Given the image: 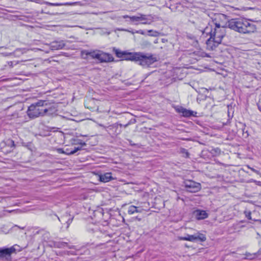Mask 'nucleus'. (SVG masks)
<instances>
[{
  "mask_svg": "<svg viewBox=\"0 0 261 261\" xmlns=\"http://www.w3.org/2000/svg\"><path fill=\"white\" fill-rule=\"evenodd\" d=\"M115 54L118 58H122L124 56V58L126 60L139 61V65L144 67H148L158 61L157 58L150 54H145L141 52L129 53L121 51L118 49L115 50Z\"/></svg>",
  "mask_w": 261,
  "mask_h": 261,
  "instance_id": "1",
  "label": "nucleus"
},
{
  "mask_svg": "<svg viewBox=\"0 0 261 261\" xmlns=\"http://www.w3.org/2000/svg\"><path fill=\"white\" fill-rule=\"evenodd\" d=\"M47 106V102L45 100H39L32 104L29 107L27 114L30 118H35L40 116H44L46 113V109L44 107Z\"/></svg>",
  "mask_w": 261,
  "mask_h": 261,
  "instance_id": "2",
  "label": "nucleus"
},
{
  "mask_svg": "<svg viewBox=\"0 0 261 261\" xmlns=\"http://www.w3.org/2000/svg\"><path fill=\"white\" fill-rule=\"evenodd\" d=\"M211 36L206 41V48L214 50L221 42L223 36L221 34H210Z\"/></svg>",
  "mask_w": 261,
  "mask_h": 261,
  "instance_id": "3",
  "label": "nucleus"
},
{
  "mask_svg": "<svg viewBox=\"0 0 261 261\" xmlns=\"http://www.w3.org/2000/svg\"><path fill=\"white\" fill-rule=\"evenodd\" d=\"M227 26L230 29L241 33H249V31H244V27L246 25L244 23L242 20L239 19H232L228 22Z\"/></svg>",
  "mask_w": 261,
  "mask_h": 261,
  "instance_id": "4",
  "label": "nucleus"
},
{
  "mask_svg": "<svg viewBox=\"0 0 261 261\" xmlns=\"http://www.w3.org/2000/svg\"><path fill=\"white\" fill-rule=\"evenodd\" d=\"M124 18H129L132 22L136 23L146 24L148 21H151L152 17L150 15H145L143 14H139L138 16H133L129 17L128 15L123 16Z\"/></svg>",
  "mask_w": 261,
  "mask_h": 261,
  "instance_id": "5",
  "label": "nucleus"
},
{
  "mask_svg": "<svg viewBox=\"0 0 261 261\" xmlns=\"http://www.w3.org/2000/svg\"><path fill=\"white\" fill-rule=\"evenodd\" d=\"M178 240L179 241H188L190 242H194L196 240H199L204 242L206 238L204 234L198 232L196 234L193 235L187 234L186 237H178Z\"/></svg>",
  "mask_w": 261,
  "mask_h": 261,
  "instance_id": "6",
  "label": "nucleus"
},
{
  "mask_svg": "<svg viewBox=\"0 0 261 261\" xmlns=\"http://www.w3.org/2000/svg\"><path fill=\"white\" fill-rule=\"evenodd\" d=\"M185 186L187 190L191 193H196L200 190L201 185L193 180H186L185 181Z\"/></svg>",
  "mask_w": 261,
  "mask_h": 261,
  "instance_id": "7",
  "label": "nucleus"
},
{
  "mask_svg": "<svg viewBox=\"0 0 261 261\" xmlns=\"http://www.w3.org/2000/svg\"><path fill=\"white\" fill-rule=\"evenodd\" d=\"M224 28V26L220 23H218L217 22H215L213 21L211 23L209 24L208 26H207L204 30L202 32V33H217L218 31L217 29H219L220 28Z\"/></svg>",
  "mask_w": 261,
  "mask_h": 261,
  "instance_id": "8",
  "label": "nucleus"
},
{
  "mask_svg": "<svg viewBox=\"0 0 261 261\" xmlns=\"http://www.w3.org/2000/svg\"><path fill=\"white\" fill-rule=\"evenodd\" d=\"M99 50H94L88 51V50H82L81 51V56L84 59H88V56H90L92 59H97L98 57Z\"/></svg>",
  "mask_w": 261,
  "mask_h": 261,
  "instance_id": "9",
  "label": "nucleus"
},
{
  "mask_svg": "<svg viewBox=\"0 0 261 261\" xmlns=\"http://www.w3.org/2000/svg\"><path fill=\"white\" fill-rule=\"evenodd\" d=\"M97 59L101 62H108L113 61V58L109 54L99 51Z\"/></svg>",
  "mask_w": 261,
  "mask_h": 261,
  "instance_id": "10",
  "label": "nucleus"
},
{
  "mask_svg": "<svg viewBox=\"0 0 261 261\" xmlns=\"http://www.w3.org/2000/svg\"><path fill=\"white\" fill-rule=\"evenodd\" d=\"M176 111L178 113L182 114L183 116L187 117L191 116H195L196 114H197L196 112H195L191 110H187L182 107L176 108Z\"/></svg>",
  "mask_w": 261,
  "mask_h": 261,
  "instance_id": "11",
  "label": "nucleus"
},
{
  "mask_svg": "<svg viewBox=\"0 0 261 261\" xmlns=\"http://www.w3.org/2000/svg\"><path fill=\"white\" fill-rule=\"evenodd\" d=\"M15 249L14 247L10 248H5L0 249V257H4L7 255H10L11 253L15 252Z\"/></svg>",
  "mask_w": 261,
  "mask_h": 261,
  "instance_id": "12",
  "label": "nucleus"
},
{
  "mask_svg": "<svg viewBox=\"0 0 261 261\" xmlns=\"http://www.w3.org/2000/svg\"><path fill=\"white\" fill-rule=\"evenodd\" d=\"M99 178L100 181L103 182H109V181L114 179L112 176V173L110 172H107L102 174H100L99 175Z\"/></svg>",
  "mask_w": 261,
  "mask_h": 261,
  "instance_id": "13",
  "label": "nucleus"
},
{
  "mask_svg": "<svg viewBox=\"0 0 261 261\" xmlns=\"http://www.w3.org/2000/svg\"><path fill=\"white\" fill-rule=\"evenodd\" d=\"M195 217L198 220H202L208 217V214L205 211L196 210L194 212Z\"/></svg>",
  "mask_w": 261,
  "mask_h": 261,
  "instance_id": "14",
  "label": "nucleus"
},
{
  "mask_svg": "<svg viewBox=\"0 0 261 261\" xmlns=\"http://www.w3.org/2000/svg\"><path fill=\"white\" fill-rule=\"evenodd\" d=\"M142 210H143L142 208H140L134 205H130L128 207V213L129 215H133L135 213H141Z\"/></svg>",
  "mask_w": 261,
  "mask_h": 261,
  "instance_id": "15",
  "label": "nucleus"
},
{
  "mask_svg": "<svg viewBox=\"0 0 261 261\" xmlns=\"http://www.w3.org/2000/svg\"><path fill=\"white\" fill-rule=\"evenodd\" d=\"M64 46V43L63 42H54L51 43V47L53 49H60Z\"/></svg>",
  "mask_w": 261,
  "mask_h": 261,
  "instance_id": "16",
  "label": "nucleus"
},
{
  "mask_svg": "<svg viewBox=\"0 0 261 261\" xmlns=\"http://www.w3.org/2000/svg\"><path fill=\"white\" fill-rule=\"evenodd\" d=\"M44 108L47 109L46 113L45 115H51L57 111L56 107L54 106L48 107L47 105V106L44 107Z\"/></svg>",
  "mask_w": 261,
  "mask_h": 261,
  "instance_id": "17",
  "label": "nucleus"
},
{
  "mask_svg": "<svg viewBox=\"0 0 261 261\" xmlns=\"http://www.w3.org/2000/svg\"><path fill=\"white\" fill-rule=\"evenodd\" d=\"M29 49H27L25 48H17L14 52V54L16 55H19L21 54H25L27 52Z\"/></svg>",
  "mask_w": 261,
  "mask_h": 261,
  "instance_id": "18",
  "label": "nucleus"
},
{
  "mask_svg": "<svg viewBox=\"0 0 261 261\" xmlns=\"http://www.w3.org/2000/svg\"><path fill=\"white\" fill-rule=\"evenodd\" d=\"M81 149H82V148L80 147H75L74 149L73 150L70 151V152H67L66 154H67V155L73 154L75 153V152H76L77 151L81 150Z\"/></svg>",
  "mask_w": 261,
  "mask_h": 261,
  "instance_id": "19",
  "label": "nucleus"
},
{
  "mask_svg": "<svg viewBox=\"0 0 261 261\" xmlns=\"http://www.w3.org/2000/svg\"><path fill=\"white\" fill-rule=\"evenodd\" d=\"M245 216L249 220H252L251 218V213L249 211H245L244 212Z\"/></svg>",
  "mask_w": 261,
  "mask_h": 261,
  "instance_id": "20",
  "label": "nucleus"
},
{
  "mask_svg": "<svg viewBox=\"0 0 261 261\" xmlns=\"http://www.w3.org/2000/svg\"><path fill=\"white\" fill-rule=\"evenodd\" d=\"M74 144H80L82 146H85L86 145L85 142H83L81 140L78 139L75 141V142L74 143Z\"/></svg>",
  "mask_w": 261,
  "mask_h": 261,
  "instance_id": "21",
  "label": "nucleus"
},
{
  "mask_svg": "<svg viewBox=\"0 0 261 261\" xmlns=\"http://www.w3.org/2000/svg\"><path fill=\"white\" fill-rule=\"evenodd\" d=\"M57 151L59 153H63V154H66V153H67V152H65V151H64L63 149H62V148H58V149H57Z\"/></svg>",
  "mask_w": 261,
  "mask_h": 261,
  "instance_id": "22",
  "label": "nucleus"
},
{
  "mask_svg": "<svg viewBox=\"0 0 261 261\" xmlns=\"http://www.w3.org/2000/svg\"><path fill=\"white\" fill-rule=\"evenodd\" d=\"M250 181L251 182H253L255 183L257 185H261V182L258 181H256V180H255L254 179H252L250 180Z\"/></svg>",
  "mask_w": 261,
  "mask_h": 261,
  "instance_id": "23",
  "label": "nucleus"
},
{
  "mask_svg": "<svg viewBox=\"0 0 261 261\" xmlns=\"http://www.w3.org/2000/svg\"><path fill=\"white\" fill-rule=\"evenodd\" d=\"M203 57H207V58H212V56H211L210 55L206 54V53H203Z\"/></svg>",
  "mask_w": 261,
  "mask_h": 261,
  "instance_id": "24",
  "label": "nucleus"
},
{
  "mask_svg": "<svg viewBox=\"0 0 261 261\" xmlns=\"http://www.w3.org/2000/svg\"><path fill=\"white\" fill-rule=\"evenodd\" d=\"M251 170L253 172H255L256 174L259 173V171L258 170L255 169L253 168H251Z\"/></svg>",
  "mask_w": 261,
  "mask_h": 261,
  "instance_id": "25",
  "label": "nucleus"
},
{
  "mask_svg": "<svg viewBox=\"0 0 261 261\" xmlns=\"http://www.w3.org/2000/svg\"><path fill=\"white\" fill-rule=\"evenodd\" d=\"M48 5L50 6H59L60 5L59 4H54V3H48Z\"/></svg>",
  "mask_w": 261,
  "mask_h": 261,
  "instance_id": "26",
  "label": "nucleus"
},
{
  "mask_svg": "<svg viewBox=\"0 0 261 261\" xmlns=\"http://www.w3.org/2000/svg\"><path fill=\"white\" fill-rule=\"evenodd\" d=\"M8 65L11 66V67H13V62L12 61H10V62H8Z\"/></svg>",
  "mask_w": 261,
  "mask_h": 261,
  "instance_id": "27",
  "label": "nucleus"
},
{
  "mask_svg": "<svg viewBox=\"0 0 261 261\" xmlns=\"http://www.w3.org/2000/svg\"><path fill=\"white\" fill-rule=\"evenodd\" d=\"M225 16L224 15H219V17H222V18H225Z\"/></svg>",
  "mask_w": 261,
  "mask_h": 261,
  "instance_id": "28",
  "label": "nucleus"
},
{
  "mask_svg": "<svg viewBox=\"0 0 261 261\" xmlns=\"http://www.w3.org/2000/svg\"><path fill=\"white\" fill-rule=\"evenodd\" d=\"M136 219H137L138 221H140L141 220V218H138V217H136Z\"/></svg>",
  "mask_w": 261,
  "mask_h": 261,
  "instance_id": "29",
  "label": "nucleus"
},
{
  "mask_svg": "<svg viewBox=\"0 0 261 261\" xmlns=\"http://www.w3.org/2000/svg\"><path fill=\"white\" fill-rule=\"evenodd\" d=\"M247 168L250 169L251 170V168H252V167H250L249 165H247Z\"/></svg>",
  "mask_w": 261,
  "mask_h": 261,
  "instance_id": "30",
  "label": "nucleus"
},
{
  "mask_svg": "<svg viewBox=\"0 0 261 261\" xmlns=\"http://www.w3.org/2000/svg\"><path fill=\"white\" fill-rule=\"evenodd\" d=\"M258 109H259V111L261 112V107L260 106H258Z\"/></svg>",
  "mask_w": 261,
  "mask_h": 261,
  "instance_id": "31",
  "label": "nucleus"
},
{
  "mask_svg": "<svg viewBox=\"0 0 261 261\" xmlns=\"http://www.w3.org/2000/svg\"><path fill=\"white\" fill-rule=\"evenodd\" d=\"M151 32H152V30H149V31H148V33H151Z\"/></svg>",
  "mask_w": 261,
  "mask_h": 261,
  "instance_id": "32",
  "label": "nucleus"
},
{
  "mask_svg": "<svg viewBox=\"0 0 261 261\" xmlns=\"http://www.w3.org/2000/svg\"><path fill=\"white\" fill-rule=\"evenodd\" d=\"M257 174H258V175L260 176V177H261V173H260V172H259V173H257Z\"/></svg>",
  "mask_w": 261,
  "mask_h": 261,
  "instance_id": "33",
  "label": "nucleus"
},
{
  "mask_svg": "<svg viewBox=\"0 0 261 261\" xmlns=\"http://www.w3.org/2000/svg\"><path fill=\"white\" fill-rule=\"evenodd\" d=\"M69 151V150L67 149L66 150V151H65V152H70V151Z\"/></svg>",
  "mask_w": 261,
  "mask_h": 261,
  "instance_id": "34",
  "label": "nucleus"
},
{
  "mask_svg": "<svg viewBox=\"0 0 261 261\" xmlns=\"http://www.w3.org/2000/svg\"><path fill=\"white\" fill-rule=\"evenodd\" d=\"M247 257L249 258H251V257H249L247 255Z\"/></svg>",
  "mask_w": 261,
  "mask_h": 261,
  "instance_id": "35",
  "label": "nucleus"
},
{
  "mask_svg": "<svg viewBox=\"0 0 261 261\" xmlns=\"http://www.w3.org/2000/svg\"><path fill=\"white\" fill-rule=\"evenodd\" d=\"M99 126H103L102 124H99Z\"/></svg>",
  "mask_w": 261,
  "mask_h": 261,
  "instance_id": "36",
  "label": "nucleus"
},
{
  "mask_svg": "<svg viewBox=\"0 0 261 261\" xmlns=\"http://www.w3.org/2000/svg\"><path fill=\"white\" fill-rule=\"evenodd\" d=\"M35 0H31V1H34Z\"/></svg>",
  "mask_w": 261,
  "mask_h": 261,
  "instance_id": "37",
  "label": "nucleus"
}]
</instances>
